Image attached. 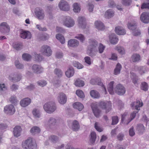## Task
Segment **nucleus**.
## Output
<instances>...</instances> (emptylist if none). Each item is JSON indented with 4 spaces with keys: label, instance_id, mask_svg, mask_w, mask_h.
Wrapping results in <instances>:
<instances>
[{
    "label": "nucleus",
    "instance_id": "obj_63",
    "mask_svg": "<svg viewBox=\"0 0 149 149\" xmlns=\"http://www.w3.org/2000/svg\"><path fill=\"white\" fill-rule=\"evenodd\" d=\"M10 101L12 103L15 104L17 102L16 97L15 96H12L9 99Z\"/></svg>",
    "mask_w": 149,
    "mask_h": 149
},
{
    "label": "nucleus",
    "instance_id": "obj_31",
    "mask_svg": "<svg viewBox=\"0 0 149 149\" xmlns=\"http://www.w3.org/2000/svg\"><path fill=\"white\" fill-rule=\"evenodd\" d=\"M95 24L96 28L99 30H103L105 29L103 24L100 21H96Z\"/></svg>",
    "mask_w": 149,
    "mask_h": 149
},
{
    "label": "nucleus",
    "instance_id": "obj_27",
    "mask_svg": "<svg viewBox=\"0 0 149 149\" xmlns=\"http://www.w3.org/2000/svg\"><path fill=\"white\" fill-rule=\"evenodd\" d=\"M110 41L111 43L112 44H115L118 42V38L116 35L114 33H112L109 36Z\"/></svg>",
    "mask_w": 149,
    "mask_h": 149
},
{
    "label": "nucleus",
    "instance_id": "obj_53",
    "mask_svg": "<svg viewBox=\"0 0 149 149\" xmlns=\"http://www.w3.org/2000/svg\"><path fill=\"white\" fill-rule=\"evenodd\" d=\"M73 65L78 69L82 68L83 67V66L82 64L76 61L73 62Z\"/></svg>",
    "mask_w": 149,
    "mask_h": 149
},
{
    "label": "nucleus",
    "instance_id": "obj_19",
    "mask_svg": "<svg viewBox=\"0 0 149 149\" xmlns=\"http://www.w3.org/2000/svg\"><path fill=\"white\" fill-rule=\"evenodd\" d=\"M31 100L29 98H25L22 100L20 102L21 106L23 107H26L30 104Z\"/></svg>",
    "mask_w": 149,
    "mask_h": 149
},
{
    "label": "nucleus",
    "instance_id": "obj_41",
    "mask_svg": "<svg viewBox=\"0 0 149 149\" xmlns=\"http://www.w3.org/2000/svg\"><path fill=\"white\" fill-rule=\"evenodd\" d=\"M56 38L59 40L61 43L63 44L65 42L64 37L62 35L58 34L56 35Z\"/></svg>",
    "mask_w": 149,
    "mask_h": 149
},
{
    "label": "nucleus",
    "instance_id": "obj_57",
    "mask_svg": "<svg viewBox=\"0 0 149 149\" xmlns=\"http://www.w3.org/2000/svg\"><path fill=\"white\" fill-rule=\"evenodd\" d=\"M37 84L40 86L44 87L47 84L46 81L45 80H41L37 82Z\"/></svg>",
    "mask_w": 149,
    "mask_h": 149
},
{
    "label": "nucleus",
    "instance_id": "obj_9",
    "mask_svg": "<svg viewBox=\"0 0 149 149\" xmlns=\"http://www.w3.org/2000/svg\"><path fill=\"white\" fill-rule=\"evenodd\" d=\"M61 119L59 118H56L53 117H51L49 118L47 123L45 124L46 127H50L55 125L56 123L60 122Z\"/></svg>",
    "mask_w": 149,
    "mask_h": 149
},
{
    "label": "nucleus",
    "instance_id": "obj_21",
    "mask_svg": "<svg viewBox=\"0 0 149 149\" xmlns=\"http://www.w3.org/2000/svg\"><path fill=\"white\" fill-rule=\"evenodd\" d=\"M101 81V80L100 79H97L96 80L95 79H92L90 81V83L92 84H97L99 85L102 86L104 88L105 94H106L107 93V92L106 90V88Z\"/></svg>",
    "mask_w": 149,
    "mask_h": 149
},
{
    "label": "nucleus",
    "instance_id": "obj_13",
    "mask_svg": "<svg viewBox=\"0 0 149 149\" xmlns=\"http://www.w3.org/2000/svg\"><path fill=\"white\" fill-rule=\"evenodd\" d=\"M140 19L143 22L148 23L149 22V13L144 12L141 15Z\"/></svg>",
    "mask_w": 149,
    "mask_h": 149
},
{
    "label": "nucleus",
    "instance_id": "obj_1",
    "mask_svg": "<svg viewBox=\"0 0 149 149\" xmlns=\"http://www.w3.org/2000/svg\"><path fill=\"white\" fill-rule=\"evenodd\" d=\"M114 82L113 81L110 82L108 86V90L111 94H114V92L119 95H123L125 92V89L123 86L121 84L117 85L115 88L113 87Z\"/></svg>",
    "mask_w": 149,
    "mask_h": 149
},
{
    "label": "nucleus",
    "instance_id": "obj_50",
    "mask_svg": "<svg viewBox=\"0 0 149 149\" xmlns=\"http://www.w3.org/2000/svg\"><path fill=\"white\" fill-rule=\"evenodd\" d=\"M122 4L126 6H129L131 5L132 2V0H121Z\"/></svg>",
    "mask_w": 149,
    "mask_h": 149
},
{
    "label": "nucleus",
    "instance_id": "obj_47",
    "mask_svg": "<svg viewBox=\"0 0 149 149\" xmlns=\"http://www.w3.org/2000/svg\"><path fill=\"white\" fill-rule=\"evenodd\" d=\"M15 63L16 68L18 69H22L24 68V65L20 63L18 60L15 61Z\"/></svg>",
    "mask_w": 149,
    "mask_h": 149
},
{
    "label": "nucleus",
    "instance_id": "obj_58",
    "mask_svg": "<svg viewBox=\"0 0 149 149\" xmlns=\"http://www.w3.org/2000/svg\"><path fill=\"white\" fill-rule=\"evenodd\" d=\"M105 48V47L102 44H100L99 47H97V49H98L99 52L100 53H102L103 52Z\"/></svg>",
    "mask_w": 149,
    "mask_h": 149
},
{
    "label": "nucleus",
    "instance_id": "obj_11",
    "mask_svg": "<svg viewBox=\"0 0 149 149\" xmlns=\"http://www.w3.org/2000/svg\"><path fill=\"white\" fill-rule=\"evenodd\" d=\"M58 6L61 10L64 11H68L70 9L68 3L63 0L60 1L58 4Z\"/></svg>",
    "mask_w": 149,
    "mask_h": 149
},
{
    "label": "nucleus",
    "instance_id": "obj_42",
    "mask_svg": "<svg viewBox=\"0 0 149 149\" xmlns=\"http://www.w3.org/2000/svg\"><path fill=\"white\" fill-rule=\"evenodd\" d=\"M75 85L79 87H82L84 85V81L79 79H77L74 83Z\"/></svg>",
    "mask_w": 149,
    "mask_h": 149
},
{
    "label": "nucleus",
    "instance_id": "obj_25",
    "mask_svg": "<svg viewBox=\"0 0 149 149\" xmlns=\"http://www.w3.org/2000/svg\"><path fill=\"white\" fill-rule=\"evenodd\" d=\"M141 59V56L139 54H134L131 57L130 60L133 62L135 63L139 61Z\"/></svg>",
    "mask_w": 149,
    "mask_h": 149
},
{
    "label": "nucleus",
    "instance_id": "obj_43",
    "mask_svg": "<svg viewBox=\"0 0 149 149\" xmlns=\"http://www.w3.org/2000/svg\"><path fill=\"white\" fill-rule=\"evenodd\" d=\"M140 88L141 90L144 91H147L148 89V84L145 82H142Z\"/></svg>",
    "mask_w": 149,
    "mask_h": 149
},
{
    "label": "nucleus",
    "instance_id": "obj_51",
    "mask_svg": "<svg viewBox=\"0 0 149 149\" xmlns=\"http://www.w3.org/2000/svg\"><path fill=\"white\" fill-rule=\"evenodd\" d=\"M95 127L96 130L99 132H101L103 131V129L100 127L99 124L97 122H96L95 123Z\"/></svg>",
    "mask_w": 149,
    "mask_h": 149
},
{
    "label": "nucleus",
    "instance_id": "obj_22",
    "mask_svg": "<svg viewBox=\"0 0 149 149\" xmlns=\"http://www.w3.org/2000/svg\"><path fill=\"white\" fill-rule=\"evenodd\" d=\"M33 71L36 74H40L43 70L42 68L40 65L37 64H34L32 67Z\"/></svg>",
    "mask_w": 149,
    "mask_h": 149
},
{
    "label": "nucleus",
    "instance_id": "obj_5",
    "mask_svg": "<svg viewBox=\"0 0 149 149\" xmlns=\"http://www.w3.org/2000/svg\"><path fill=\"white\" fill-rule=\"evenodd\" d=\"M63 22V25L69 28L72 27L75 24L74 20L69 16L64 17Z\"/></svg>",
    "mask_w": 149,
    "mask_h": 149
},
{
    "label": "nucleus",
    "instance_id": "obj_61",
    "mask_svg": "<svg viewBox=\"0 0 149 149\" xmlns=\"http://www.w3.org/2000/svg\"><path fill=\"white\" fill-rule=\"evenodd\" d=\"M129 135L131 136H133L135 134V132L134 130V127H131L129 131Z\"/></svg>",
    "mask_w": 149,
    "mask_h": 149
},
{
    "label": "nucleus",
    "instance_id": "obj_46",
    "mask_svg": "<svg viewBox=\"0 0 149 149\" xmlns=\"http://www.w3.org/2000/svg\"><path fill=\"white\" fill-rule=\"evenodd\" d=\"M13 46L17 50H20L22 48V45L21 44L16 43H13Z\"/></svg>",
    "mask_w": 149,
    "mask_h": 149
},
{
    "label": "nucleus",
    "instance_id": "obj_18",
    "mask_svg": "<svg viewBox=\"0 0 149 149\" xmlns=\"http://www.w3.org/2000/svg\"><path fill=\"white\" fill-rule=\"evenodd\" d=\"M32 113L33 117L36 119H38L41 117V113L40 109L38 108H35L33 109Z\"/></svg>",
    "mask_w": 149,
    "mask_h": 149
},
{
    "label": "nucleus",
    "instance_id": "obj_54",
    "mask_svg": "<svg viewBox=\"0 0 149 149\" xmlns=\"http://www.w3.org/2000/svg\"><path fill=\"white\" fill-rule=\"evenodd\" d=\"M115 49L120 54H124V50L123 47L118 46Z\"/></svg>",
    "mask_w": 149,
    "mask_h": 149
},
{
    "label": "nucleus",
    "instance_id": "obj_33",
    "mask_svg": "<svg viewBox=\"0 0 149 149\" xmlns=\"http://www.w3.org/2000/svg\"><path fill=\"white\" fill-rule=\"evenodd\" d=\"M71 127L73 130L77 131L79 128V126L78 121L75 120L73 121Z\"/></svg>",
    "mask_w": 149,
    "mask_h": 149
},
{
    "label": "nucleus",
    "instance_id": "obj_30",
    "mask_svg": "<svg viewBox=\"0 0 149 149\" xmlns=\"http://www.w3.org/2000/svg\"><path fill=\"white\" fill-rule=\"evenodd\" d=\"M30 132L32 134L35 135L39 133L40 132V129L38 127L34 126L31 128Z\"/></svg>",
    "mask_w": 149,
    "mask_h": 149
},
{
    "label": "nucleus",
    "instance_id": "obj_56",
    "mask_svg": "<svg viewBox=\"0 0 149 149\" xmlns=\"http://www.w3.org/2000/svg\"><path fill=\"white\" fill-rule=\"evenodd\" d=\"M35 61L39 62L41 61L43 59L42 56L40 54H37L35 56Z\"/></svg>",
    "mask_w": 149,
    "mask_h": 149
},
{
    "label": "nucleus",
    "instance_id": "obj_34",
    "mask_svg": "<svg viewBox=\"0 0 149 149\" xmlns=\"http://www.w3.org/2000/svg\"><path fill=\"white\" fill-rule=\"evenodd\" d=\"M114 15L113 11L111 9L107 10L105 13V17L108 19L111 18Z\"/></svg>",
    "mask_w": 149,
    "mask_h": 149
},
{
    "label": "nucleus",
    "instance_id": "obj_40",
    "mask_svg": "<svg viewBox=\"0 0 149 149\" xmlns=\"http://www.w3.org/2000/svg\"><path fill=\"white\" fill-rule=\"evenodd\" d=\"M137 24L135 23H130L128 24V28L132 31L136 29Z\"/></svg>",
    "mask_w": 149,
    "mask_h": 149
},
{
    "label": "nucleus",
    "instance_id": "obj_28",
    "mask_svg": "<svg viewBox=\"0 0 149 149\" xmlns=\"http://www.w3.org/2000/svg\"><path fill=\"white\" fill-rule=\"evenodd\" d=\"M138 111H135L131 113L130 116V118L127 119L125 123H126V125H127L136 116V114L137 113Z\"/></svg>",
    "mask_w": 149,
    "mask_h": 149
},
{
    "label": "nucleus",
    "instance_id": "obj_37",
    "mask_svg": "<svg viewBox=\"0 0 149 149\" xmlns=\"http://www.w3.org/2000/svg\"><path fill=\"white\" fill-rule=\"evenodd\" d=\"M90 142L92 144L94 143L96 138V134L94 132H92L90 134Z\"/></svg>",
    "mask_w": 149,
    "mask_h": 149
},
{
    "label": "nucleus",
    "instance_id": "obj_8",
    "mask_svg": "<svg viewBox=\"0 0 149 149\" xmlns=\"http://www.w3.org/2000/svg\"><path fill=\"white\" fill-rule=\"evenodd\" d=\"M10 31L9 26L6 22H3L0 24V31L2 33L6 34L8 33Z\"/></svg>",
    "mask_w": 149,
    "mask_h": 149
},
{
    "label": "nucleus",
    "instance_id": "obj_62",
    "mask_svg": "<svg viewBox=\"0 0 149 149\" xmlns=\"http://www.w3.org/2000/svg\"><path fill=\"white\" fill-rule=\"evenodd\" d=\"M132 34L134 36H137L140 35L141 32L139 30L135 29L134 30H133L132 32Z\"/></svg>",
    "mask_w": 149,
    "mask_h": 149
},
{
    "label": "nucleus",
    "instance_id": "obj_55",
    "mask_svg": "<svg viewBox=\"0 0 149 149\" xmlns=\"http://www.w3.org/2000/svg\"><path fill=\"white\" fill-rule=\"evenodd\" d=\"M118 122V118L117 116H114L112 117V125L116 124Z\"/></svg>",
    "mask_w": 149,
    "mask_h": 149
},
{
    "label": "nucleus",
    "instance_id": "obj_45",
    "mask_svg": "<svg viewBox=\"0 0 149 149\" xmlns=\"http://www.w3.org/2000/svg\"><path fill=\"white\" fill-rule=\"evenodd\" d=\"M15 76L13 77H10L9 79L13 82H16L19 81L21 79L20 75H15Z\"/></svg>",
    "mask_w": 149,
    "mask_h": 149
},
{
    "label": "nucleus",
    "instance_id": "obj_39",
    "mask_svg": "<svg viewBox=\"0 0 149 149\" xmlns=\"http://www.w3.org/2000/svg\"><path fill=\"white\" fill-rule=\"evenodd\" d=\"M121 68V65L120 63H118L114 70V74H120Z\"/></svg>",
    "mask_w": 149,
    "mask_h": 149
},
{
    "label": "nucleus",
    "instance_id": "obj_35",
    "mask_svg": "<svg viewBox=\"0 0 149 149\" xmlns=\"http://www.w3.org/2000/svg\"><path fill=\"white\" fill-rule=\"evenodd\" d=\"M137 130L138 133L141 134L145 132V128L142 124H140L138 125L137 126Z\"/></svg>",
    "mask_w": 149,
    "mask_h": 149
},
{
    "label": "nucleus",
    "instance_id": "obj_24",
    "mask_svg": "<svg viewBox=\"0 0 149 149\" xmlns=\"http://www.w3.org/2000/svg\"><path fill=\"white\" fill-rule=\"evenodd\" d=\"M68 45L71 47H76L79 45V42L75 39H71L68 41Z\"/></svg>",
    "mask_w": 149,
    "mask_h": 149
},
{
    "label": "nucleus",
    "instance_id": "obj_64",
    "mask_svg": "<svg viewBox=\"0 0 149 149\" xmlns=\"http://www.w3.org/2000/svg\"><path fill=\"white\" fill-rule=\"evenodd\" d=\"M84 59L86 63L89 65H90L91 64V59L89 57L86 56L84 58Z\"/></svg>",
    "mask_w": 149,
    "mask_h": 149
},
{
    "label": "nucleus",
    "instance_id": "obj_36",
    "mask_svg": "<svg viewBox=\"0 0 149 149\" xmlns=\"http://www.w3.org/2000/svg\"><path fill=\"white\" fill-rule=\"evenodd\" d=\"M90 94L91 97L95 98H98L100 97V95L99 93L94 90L90 91Z\"/></svg>",
    "mask_w": 149,
    "mask_h": 149
},
{
    "label": "nucleus",
    "instance_id": "obj_48",
    "mask_svg": "<svg viewBox=\"0 0 149 149\" xmlns=\"http://www.w3.org/2000/svg\"><path fill=\"white\" fill-rule=\"evenodd\" d=\"M74 71L72 67H70L65 72V74H74Z\"/></svg>",
    "mask_w": 149,
    "mask_h": 149
},
{
    "label": "nucleus",
    "instance_id": "obj_6",
    "mask_svg": "<svg viewBox=\"0 0 149 149\" xmlns=\"http://www.w3.org/2000/svg\"><path fill=\"white\" fill-rule=\"evenodd\" d=\"M40 52L44 55L49 56L52 54V51L50 47L47 45H44L41 48Z\"/></svg>",
    "mask_w": 149,
    "mask_h": 149
},
{
    "label": "nucleus",
    "instance_id": "obj_44",
    "mask_svg": "<svg viewBox=\"0 0 149 149\" xmlns=\"http://www.w3.org/2000/svg\"><path fill=\"white\" fill-rule=\"evenodd\" d=\"M75 38L79 40L81 42H83L85 40L84 36L82 34H77Z\"/></svg>",
    "mask_w": 149,
    "mask_h": 149
},
{
    "label": "nucleus",
    "instance_id": "obj_38",
    "mask_svg": "<svg viewBox=\"0 0 149 149\" xmlns=\"http://www.w3.org/2000/svg\"><path fill=\"white\" fill-rule=\"evenodd\" d=\"M73 10L75 13H78L80 11L81 9L80 6L77 3H74L73 5Z\"/></svg>",
    "mask_w": 149,
    "mask_h": 149
},
{
    "label": "nucleus",
    "instance_id": "obj_20",
    "mask_svg": "<svg viewBox=\"0 0 149 149\" xmlns=\"http://www.w3.org/2000/svg\"><path fill=\"white\" fill-rule=\"evenodd\" d=\"M91 108L95 116L97 117H98L100 116V111L98 109L96 103H93L91 105Z\"/></svg>",
    "mask_w": 149,
    "mask_h": 149
},
{
    "label": "nucleus",
    "instance_id": "obj_59",
    "mask_svg": "<svg viewBox=\"0 0 149 149\" xmlns=\"http://www.w3.org/2000/svg\"><path fill=\"white\" fill-rule=\"evenodd\" d=\"M6 89V87L4 84H0V94L2 93V92Z\"/></svg>",
    "mask_w": 149,
    "mask_h": 149
},
{
    "label": "nucleus",
    "instance_id": "obj_2",
    "mask_svg": "<svg viewBox=\"0 0 149 149\" xmlns=\"http://www.w3.org/2000/svg\"><path fill=\"white\" fill-rule=\"evenodd\" d=\"M89 45L88 47L87 53L90 56L93 57L96 56L97 52L98 42L95 40H90Z\"/></svg>",
    "mask_w": 149,
    "mask_h": 149
},
{
    "label": "nucleus",
    "instance_id": "obj_12",
    "mask_svg": "<svg viewBox=\"0 0 149 149\" xmlns=\"http://www.w3.org/2000/svg\"><path fill=\"white\" fill-rule=\"evenodd\" d=\"M67 100V97L64 93H60L58 97V102L61 104H64L66 102Z\"/></svg>",
    "mask_w": 149,
    "mask_h": 149
},
{
    "label": "nucleus",
    "instance_id": "obj_3",
    "mask_svg": "<svg viewBox=\"0 0 149 149\" xmlns=\"http://www.w3.org/2000/svg\"><path fill=\"white\" fill-rule=\"evenodd\" d=\"M22 146L24 149H36L37 145L35 143L33 142L32 138L29 137L22 142Z\"/></svg>",
    "mask_w": 149,
    "mask_h": 149
},
{
    "label": "nucleus",
    "instance_id": "obj_4",
    "mask_svg": "<svg viewBox=\"0 0 149 149\" xmlns=\"http://www.w3.org/2000/svg\"><path fill=\"white\" fill-rule=\"evenodd\" d=\"M43 109L47 113H51L54 112L56 109L55 103L52 101L46 102L43 106Z\"/></svg>",
    "mask_w": 149,
    "mask_h": 149
},
{
    "label": "nucleus",
    "instance_id": "obj_15",
    "mask_svg": "<svg viewBox=\"0 0 149 149\" xmlns=\"http://www.w3.org/2000/svg\"><path fill=\"white\" fill-rule=\"evenodd\" d=\"M35 13L36 15L39 19H42L45 16L43 10L39 8H36Z\"/></svg>",
    "mask_w": 149,
    "mask_h": 149
},
{
    "label": "nucleus",
    "instance_id": "obj_16",
    "mask_svg": "<svg viewBox=\"0 0 149 149\" xmlns=\"http://www.w3.org/2000/svg\"><path fill=\"white\" fill-rule=\"evenodd\" d=\"M20 36L21 38L23 39H29L31 38V34L30 32L23 30L21 31Z\"/></svg>",
    "mask_w": 149,
    "mask_h": 149
},
{
    "label": "nucleus",
    "instance_id": "obj_7",
    "mask_svg": "<svg viewBox=\"0 0 149 149\" xmlns=\"http://www.w3.org/2000/svg\"><path fill=\"white\" fill-rule=\"evenodd\" d=\"M100 105L102 109L105 110L106 113L108 112L111 109V104L110 102L102 101L100 102Z\"/></svg>",
    "mask_w": 149,
    "mask_h": 149
},
{
    "label": "nucleus",
    "instance_id": "obj_17",
    "mask_svg": "<svg viewBox=\"0 0 149 149\" xmlns=\"http://www.w3.org/2000/svg\"><path fill=\"white\" fill-rule=\"evenodd\" d=\"M22 132V128L19 126H16L13 128V134L14 136L16 137H18L20 136Z\"/></svg>",
    "mask_w": 149,
    "mask_h": 149
},
{
    "label": "nucleus",
    "instance_id": "obj_23",
    "mask_svg": "<svg viewBox=\"0 0 149 149\" xmlns=\"http://www.w3.org/2000/svg\"><path fill=\"white\" fill-rule=\"evenodd\" d=\"M143 102L139 100H137L136 102H133L131 104V106L133 109L139 110V108L143 106Z\"/></svg>",
    "mask_w": 149,
    "mask_h": 149
},
{
    "label": "nucleus",
    "instance_id": "obj_14",
    "mask_svg": "<svg viewBox=\"0 0 149 149\" xmlns=\"http://www.w3.org/2000/svg\"><path fill=\"white\" fill-rule=\"evenodd\" d=\"M78 26L82 29H84L86 26V19L83 17H79L78 19Z\"/></svg>",
    "mask_w": 149,
    "mask_h": 149
},
{
    "label": "nucleus",
    "instance_id": "obj_32",
    "mask_svg": "<svg viewBox=\"0 0 149 149\" xmlns=\"http://www.w3.org/2000/svg\"><path fill=\"white\" fill-rule=\"evenodd\" d=\"M129 118H130V117L127 113L125 112L122 115L121 121L120 124L123 123L125 125H126L125 122H126V121L127 120V119Z\"/></svg>",
    "mask_w": 149,
    "mask_h": 149
},
{
    "label": "nucleus",
    "instance_id": "obj_52",
    "mask_svg": "<svg viewBox=\"0 0 149 149\" xmlns=\"http://www.w3.org/2000/svg\"><path fill=\"white\" fill-rule=\"evenodd\" d=\"M77 95L79 97L83 98L84 97V95L83 92L80 90H78L76 91Z\"/></svg>",
    "mask_w": 149,
    "mask_h": 149
},
{
    "label": "nucleus",
    "instance_id": "obj_60",
    "mask_svg": "<svg viewBox=\"0 0 149 149\" xmlns=\"http://www.w3.org/2000/svg\"><path fill=\"white\" fill-rule=\"evenodd\" d=\"M58 139V137L54 135L51 136L49 138V141L53 142H56Z\"/></svg>",
    "mask_w": 149,
    "mask_h": 149
},
{
    "label": "nucleus",
    "instance_id": "obj_29",
    "mask_svg": "<svg viewBox=\"0 0 149 149\" xmlns=\"http://www.w3.org/2000/svg\"><path fill=\"white\" fill-rule=\"evenodd\" d=\"M73 106L74 109L78 110L79 111L82 110L84 107L83 105L79 102H76L73 104Z\"/></svg>",
    "mask_w": 149,
    "mask_h": 149
},
{
    "label": "nucleus",
    "instance_id": "obj_26",
    "mask_svg": "<svg viewBox=\"0 0 149 149\" xmlns=\"http://www.w3.org/2000/svg\"><path fill=\"white\" fill-rule=\"evenodd\" d=\"M115 31L116 33L118 35H123L126 33L125 30L119 26L115 27Z\"/></svg>",
    "mask_w": 149,
    "mask_h": 149
},
{
    "label": "nucleus",
    "instance_id": "obj_49",
    "mask_svg": "<svg viewBox=\"0 0 149 149\" xmlns=\"http://www.w3.org/2000/svg\"><path fill=\"white\" fill-rule=\"evenodd\" d=\"M23 58L25 61H29L31 58V56L29 54H24L22 55Z\"/></svg>",
    "mask_w": 149,
    "mask_h": 149
},
{
    "label": "nucleus",
    "instance_id": "obj_10",
    "mask_svg": "<svg viewBox=\"0 0 149 149\" xmlns=\"http://www.w3.org/2000/svg\"><path fill=\"white\" fill-rule=\"evenodd\" d=\"M15 111V109L13 105L10 104L6 105L4 107V112L5 113L10 115H12L14 114Z\"/></svg>",
    "mask_w": 149,
    "mask_h": 149
}]
</instances>
